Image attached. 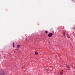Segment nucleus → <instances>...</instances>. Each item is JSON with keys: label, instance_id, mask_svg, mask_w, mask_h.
I'll use <instances>...</instances> for the list:
<instances>
[{"label": "nucleus", "instance_id": "f257e3e1", "mask_svg": "<svg viewBox=\"0 0 75 75\" xmlns=\"http://www.w3.org/2000/svg\"><path fill=\"white\" fill-rule=\"evenodd\" d=\"M52 35L53 33H49L48 35V36L50 37H51L52 36Z\"/></svg>", "mask_w": 75, "mask_h": 75}, {"label": "nucleus", "instance_id": "20e7f679", "mask_svg": "<svg viewBox=\"0 0 75 75\" xmlns=\"http://www.w3.org/2000/svg\"><path fill=\"white\" fill-rule=\"evenodd\" d=\"M67 38H70V36H69V35H67Z\"/></svg>", "mask_w": 75, "mask_h": 75}, {"label": "nucleus", "instance_id": "f03ea898", "mask_svg": "<svg viewBox=\"0 0 75 75\" xmlns=\"http://www.w3.org/2000/svg\"><path fill=\"white\" fill-rule=\"evenodd\" d=\"M13 47H15V43L13 42Z\"/></svg>", "mask_w": 75, "mask_h": 75}, {"label": "nucleus", "instance_id": "0eeeda50", "mask_svg": "<svg viewBox=\"0 0 75 75\" xmlns=\"http://www.w3.org/2000/svg\"><path fill=\"white\" fill-rule=\"evenodd\" d=\"M45 32L46 33H48V32H47V30H45Z\"/></svg>", "mask_w": 75, "mask_h": 75}, {"label": "nucleus", "instance_id": "6e6552de", "mask_svg": "<svg viewBox=\"0 0 75 75\" xmlns=\"http://www.w3.org/2000/svg\"><path fill=\"white\" fill-rule=\"evenodd\" d=\"M63 34H64V35H63V36H65L64 34H65V33H63Z\"/></svg>", "mask_w": 75, "mask_h": 75}, {"label": "nucleus", "instance_id": "9d476101", "mask_svg": "<svg viewBox=\"0 0 75 75\" xmlns=\"http://www.w3.org/2000/svg\"><path fill=\"white\" fill-rule=\"evenodd\" d=\"M4 74V73H2V74Z\"/></svg>", "mask_w": 75, "mask_h": 75}, {"label": "nucleus", "instance_id": "423d86ee", "mask_svg": "<svg viewBox=\"0 0 75 75\" xmlns=\"http://www.w3.org/2000/svg\"><path fill=\"white\" fill-rule=\"evenodd\" d=\"M20 46V45H18L17 46V48H18Z\"/></svg>", "mask_w": 75, "mask_h": 75}, {"label": "nucleus", "instance_id": "1a4fd4ad", "mask_svg": "<svg viewBox=\"0 0 75 75\" xmlns=\"http://www.w3.org/2000/svg\"><path fill=\"white\" fill-rule=\"evenodd\" d=\"M60 74H63V73H62V72H60Z\"/></svg>", "mask_w": 75, "mask_h": 75}, {"label": "nucleus", "instance_id": "39448f33", "mask_svg": "<svg viewBox=\"0 0 75 75\" xmlns=\"http://www.w3.org/2000/svg\"><path fill=\"white\" fill-rule=\"evenodd\" d=\"M35 55H37L38 54V53L37 52H35Z\"/></svg>", "mask_w": 75, "mask_h": 75}, {"label": "nucleus", "instance_id": "7ed1b4c3", "mask_svg": "<svg viewBox=\"0 0 75 75\" xmlns=\"http://www.w3.org/2000/svg\"><path fill=\"white\" fill-rule=\"evenodd\" d=\"M67 68L69 69V70L70 69H69L70 67H69V66H67Z\"/></svg>", "mask_w": 75, "mask_h": 75}]
</instances>
